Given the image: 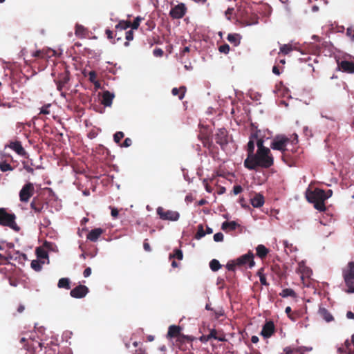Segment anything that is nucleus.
<instances>
[{
  "instance_id": "obj_1",
  "label": "nucleus",
  "mask_w": 354,
  "mask_h": 354,
  "mask_svg": "<svg viewBox=\"0 0 354 354\" xmlns=\"http://www.w3.org/2000/svg\"><path fill=\"white\" fill-rule=\"evenodd\" d=\"M274 164V158L270 150L257 151L251 158H246L244 166L250 170H257L258 167L270 168Z\"/></svg>"
},
{
  "instance_id": "obj_2",
  "label": "nucleus",
  "mask_w": 354,
  "mask_h": 354,
  "mask_svg": "<svg viewBox=\"0 0 354 354\" xmlns=\"http://www.w3.org/2000/svg\"><path fill=\"white\" fill-rule=\"evenodd\" d=\"M305 194L306 200L313 203L317 210L319 212L326 210L325 201L330 197V195H327L324 190L319 188H315L313 190L307 189Z\"/></svg>"
},
{
  "instance_id": "obj_3",
  "label": "nucleus",
  "mask_w": 354,
  "mask_h": 354,
  "mask_svg": "<svg viewBox=\"0 0 354 354\" xmlns=\"http://www.w3.org/2000/svg\"><path fill=\"white\" fill-rule=\"evenodd\" d=\"M250 9L243 8L242 6L237 7L235 12V17L238 21L245 26H251L258 24V17L256 15L250 12Z\"/></svg>"
},
{
  "instance_id": "obj_4",
  "label": "nucleus",
  "mask_w": 354,
  "mask_h": 354,
  "mask_svg": "<svg viewBox=\"0 0 354 354\" xmlns=\"http://www.w3.org/2000/svg\"><path fill=\"white\" fill-rule=\"evenodd\" d=\"M6 247L7 249L5 254H3L0 253V264H6L8 260L21 261L26 259V255L25 254L15 250L13 243H7Z\"/></svg>"
},
{
  "instance_id": "obj_5",
  "label": "nucleus",
  "mask_w": 354,
  "mask_h": 354,
  "mask_svg": "<svg viewBox=\"0 0 354 354\" xmlns=\"http://www.w3.org/2000/svg\"><path fill=\"white\" fill-rule=\"evenodd\" d=\"M16 215L8 212L4 207L0 208V225L8 227L16 232L19 231L20 227L16 223Z\"/></svg>"
},
{
  "instance_id": "obj_6",
  "label": "nucleus",
  "mask_w": 354,
  "mask_h": 354,
  "mask_svg": "<svg viewBox=\"0 0 354 354\" xmlns=\"http://www.w3.org/2000/svg\"><path fill=\"white\" fill-rule=\"evenodd\" d=\"M290 142V140L284 136H276L271 142L270 147L274 150H278L282 153V158L284 161L286 158H289L290 152L286 148L288 143Z\"/></svg>"
},
{
  "instance_id": "obj_7",
  "label": "nucleus",
  "mask_w": 354,
  "mask_h": 354,
  "mask_svg": "<svg viewBox=\"0 0 354 354\" xmlns=\"http://www.w3.org/2000/svg\"><path fill=\"white\" fill-rule=\"evenodd\" d=\"M343 277L348 290V293L354 292V262L351 261L348 263L346 268L343 270Z\"/></svg>"
},
{
  "instance_id": "obj_8",
  "label": "nucleus",
  "mask_w": 354,
  "mask_h": 354,
  "mask_svg": "<svg viewBox=\"0 0 354 354\" xmlns=\"http://www.w3.org/2000/svg\"><path fill=\"white\" fill-rule=\"evenodd\" d=\"M52 75L55 77L54 82L57 85V90L61 92V95L66 97V93L62 91L70 80L69 71L66 68H63L62 71L58 73L57 77L54 72L52 73Z\"/></svg>"
},
{
  "instance_id": "obj_9",
  "label": "nucleus",
  "mask_w": 354,
  "mask_h": 354,
  "mask_svg": "<svg viewBox=\"0 0 354 354\" xmlns=\"http://www.w3.org/2000/svg\"><path fill=\"white\" fill-rule=\"evenodd\" d=\"M156 213L161 220L177 221L180 218V214L176 211L166 210L162 207H158Z\"/></svg>"
},
{
  "instance_id": "obj_10",
  "label": "nucleus",
  "mask_w": 354,
  "mask_h": 354,
  "mask_svg": "<svg viewBox=\"0 0 354 354\" xmlns=\"http://www.w3.org/2000/svg\"><path fill=\"white\" fill-rule=\"evenodd\" d=\"M35 187L33 183H27L21 188L19 192V200L22 203H28L30 198L34 195Z\"/></svg>"
},
{
  "instance_id": "obj_11",
  "label": "nucleus",
  "mask_w": 354,
  "mask_h": 354,
  "mask_svg": "<svg viewBox=\"0 0 354 354\" xmlns=\"http://www.w3.org/2000/svg\"><path fill=\"white\" fill-rule=\"evenodd\" d=\"M214 138L216 142L220 145L223 150H224L230 140L227 131L225 128L218 129L214 133Z\"/></svg>"
},
{
  "instance_id": "obj_12",
  "label": "nucleus",
  "mask_w": 354,
  "mask_h": 354,
  "mask_svg": "<svg viewBox=\"0 0 354 354\" xmlns=\"http://www.w3.org/2000/svg\"><path fill=\"white\" fill-rule=\"evenodd\" d=\"M198 138L201 140L204 147L207 148L209 151H213L215 146L207 129L200 131Z\"/></svg>"
},
{
  "instance_id": "obj_13",
  "label": "nucleus",
  "mask_w": 354,
  "mask_h": 354,
  "mask_svg": "<svg viewBox=\"0 0 354 354\" xmlns=\"http://www.w3.org/2000/svg\"><path fill=\"white\" fill-rule=\"evenodd\" d=\"M254 254L252 252H249L248 253L241 256L240 257L236 259V263L237 266H244L248 265L250 268H252L254 266L255 263L254 261Z\"/></svg>"
},
{
  "instance_id": "obj_14",
  "label": "nucleus",
  "mask_w": 354,
  "mask_h": 354,
  "mask_svg": "<svg viewBox=\"0 0 354 354\" xmlns=\"http://www.w3.org/2000/svg\"><path fill=\"white\" fill-rule=\"evenodd\" d=\"M218 331L212 328L209 330V333L208 335H203L199 337V340L203 343H206L209 342L211 339H214L220 342H226L227 339L224 335H222L221 336H218Z\"/></svg>"
},
{
  "instance_id": "obj_15",
  "label": "nucleus",
  "mask_w": 354,
  "mask_h": 354,
  "mask_svg": "<svg viewBox=\"0 0 354 354\" xmlns=\"http://www.w3.org/2000/svg\"><path fill=\"white\" fill-rule=\"evenodd\" d=\"M187 8L185 5L180 3L171 9L169 15L173 19H181L185 16Z\"/></svg>"
},
{
  "instance_id": "obj_16",
  "label": "nucleus",
  "mask_w": 354,
  "mask_h": 354,
  "mask_svg": "<svg viewBox=\"0 0 354 354\" xmlns=\"http://www.w3.org/2000/svg\"><path fill=\"white\" fill-rule=\"evenodd\" d=\"M30 209L37 214H41L47 204L42 198L34 197L30 203Z\"/></svg>"
},
{
  "instance_id": "obj_17",
  "label": "nucleus",
  "mask_w": 354,
  "mask_h": 354,
  "mask_svg": "<svg viewBox=\"0 0 354 354\" xmlns=\"http://www.w3.org/2000/svg\"><path fill=\"white\" fill-rule=\"evenodd\" d=\"M275 332V326L271 320L266 321L262 327L261 335L264 338H270Z\"/></svg>"
},
{
  "instance_id": "obj_18",
  "label": "nucleus",
  "mask_w": 354,
  "mask_h": 354,
  "mask_svg": "<svg viewBox=\"0 0 354 354\" xmlns=\"http://www.w3.org/2000/svg\"><path fill=\"white\" fill-rule=\"evenodd\" d=\"M89 292L88 288L84 285H79L72 289L70 292V295L73 298H83Z\"/></svg>"
},
{
  "instance_id": "obj_19",
  "label": "nucleus",
  "mask_w": 354,
  "mask_h": 354,
  "mask_svg": "<svg viewBox=\"0 0 354 354\" xmlns=\"http://www.w3.org/2000/svg\"><path fill=\"white\" fill-rule=\"evenodd\" d=\"M8 147L12 149L13 151H15L18 155L23 157H26L27 152L22 147V145L20 141L17 140L10 142Z\"/></svg>"
},
{
  "instance_id": "obj_20",
  "label": "nucleus",
  "mask_w": 354,
  "mask_h": 354,
  "mask_svg": "<svg viewBox=\"0 0 354 354\" xmlns=\"http://www.w3.org/2000/svg\"><path fill=\"white\" fill-rule=\"evenodd\" d=\"M182 331V327L176 325H171L168 328L167 337L178 339Z\"/></svg>"
},
{
  "instance_id": "obj_21",
  "label": "nucleus",
  "mask_w": 354,
  "mask_h": 354,
  "mask_svg": "<svg viewBox=\"0 0 354 354\" xmlns=\"http://www.w3.org/2000/svg\"><path fill=\"white\" fill-rule=\"evenodd\" d=\"M250 202L254 207H261L265 203L264 196L260 193H256L254 196L252 198H251Z\"/></svg>"
},
{
  "instance_id": "obj_22",
  "label": "nucleus",
  "mask_w": 354,
  "mask_h": 354,
  "mask_svg": "<svg viewBox=\"0 0 354 354\" xmlns=\"http://www.w3.org/2000/svg\"><path fill=\"white\" fill-rule=\"evenodd\" d=\"M114 97L113 93H111L109 91H106L102 94L101 102L104 106H111Z\"/></svg>"
},
{
  "instance_id": "obj_23",
  "label": "nucleus",
  "mask_w": 354,
  "mask_h": 354,
  "mask_svg": "<svg viewBox=\"0 0 354 354\" xmlns=\"http://www.w3.org/2000/svg\"><path fill=\"white\" fill-rule=\"evenodd\" d=\"M103 233V230L101 228H95L92 230L88 234H87V239H88L91 241L95 242L99 239V237L102 235Z\"/></svg>"
},
{
  "instance_id": "obj_24",
  "label": "nucleus",
  "mask_w": 354,
  "mask_h": 354,
  "mask_svg": "<svg viewBox=\"0 0 354 354\" xmlns=\"http://www.w3.org/2000/svg\"><path fill=\"white\" fill-rule=\"evenodd\" d=\"M340 67L344 72L353 73H354V63L349 61H342L340 63Z\"/></svg>"
},
{
  "instance_id": "obj_25",
  "label": "nucleus",
  "mask_w": 354,
  "mask_h": 354,
  "mask_svg": "<svg viewBox=\"0 0 354 354\" xmlns=\"http://www.w3.org/2000/svg\"><path fill=\"white\" fill-rule=\"evenodd\" d=\"M257 255L261 259H265L269 253V250L263 245H258L256 248Z\"/></svg>"
},
{
  "instance_id": "obj_26",
  "label": "nucleus",
  "mask_w": 354,
  "mask_h": 354,
  "mask_svg": "<svg viewBox=\"0 0 354 354\" xmlns=\"http://www.w3.org/2000/svg\"><path fill=\"white\" fill-rule=\"evenodd\" d=\"M48 52H52L53 53H55L53 50L45 51L44 50H37V51L32 53V56L33 57H35V58L45 59L46 60V59H47L48 57H50V55H48Z\"/></svg>"
},
{
  "instance_id": "obj_27",
  "label": "nucleus",
  "mask_w": 354,
  "mask_h": 354,
  "mask_svg": "<svg viewBox=\"0 0 354 354\" xmlns=\"http://www.w3.org/2000/svg\"><path fill=\"white\" fill-rule=\"evenodd\" d=\"M319 314L327 322H330L333 320V317L325 308H320L319 310Z\"/></svg>"
},
{
  "instance_id": "obj_28",
  "label": "nucleus",
  "mask_w": 354,
  "mask_h": 354,
  "mask_svg": "<svg viewBox=\"0 0 354 354\" xmlns=\"http://www.w3.org/2000/svg\"><path fill=\"white\" fill-rule=\"evenodd\" d=\"M186 92V88L185 86H180L179 88H174L171 90V93L173 95H178V98L180 100H183L185 97V94Z\"/></svg>"
},
{
  "instance_id": "obj_29",
  "label": "nucleus",
  "mask_w": 354,
  "mask_h": 354,
  "mask_svg": "<svg viewBox=\"0 0 354 354\" xmlns=\"http://www.w3.org/2000/svg\"><path fill=\"white\" fill-rule=\"evenodd\" d=\"M227 39L235 46H239L240 44V36L238 34H229Z\"/></svg>"
},
{
  "instance_id": "obj_30",
  "label": "nucleus",
  "mask_w": 354,
  "mask_h": 354,
  "mask_svg": "<svg viewBox=\"0 0 354 354\" xmlns=\"http://www.w3.org/2000/svg\"><path fill=\"white\" fill-rule=\"evenodd\" d=\"M279 295L282 297H291L295 298L297 297L296 292L291 288H285L279 293Z\"/></svg>"
},
{
  "instance_id": "obj_31",
  "label": "nucleus",
  "mask_w": 354,
  "mask_h": 354,
  "mask_svg": "<svg viewBox=\"0 0 354 354\" xmlns=\"http://www.w3.org/2000/svg\"><path fill=\"white\" fill-rule=\"evenodd\" d=\"M239 226V224L236 223L235 221H225L222 223L221 228L223 230H225L227 229H230V230H234L236 228Z\"/></svg>"
},
{
  "instance_id": "obj_32",
  "label": "nucleus",
  "mask_w": 354,
  "mask_h": 354,
  "mask_svg": "<svg viewBox=\"0 0 354 354\" xmlns=\"http://www.w3.org/2000/svg\"><path fill=\"white\" fill-rule=\"evenodd\" d=\"M59 288H65L69 290L71 288L70 280L68 278H61L57 283Z\"/></svg>"
},
{
  "instance_id": "obj_33",
  "label": "nucleus",
  "mask_w": 354,
  "mask_h": 354,
  "mask_svg": "<svg viewBox=\"0 0 354 354\" xmlns=\"http://www.w3.org/2000/svg\"><path fill=\"white\" fill-rule=\"evenodd\" d=\"M131 21H120L119 23L115 26L116 30H127L129 28H131Z\"/></svg>"
},
{
  "instance_id": "obj_34",
  "label": "nucleus",
  "mask_w": 354,
  "mask_h": 354,
  "mask_svg": "<svg viewBox=\"0 0 354 354\" xmlns=\"http://www.w3.org/2000/svg\"><path fill=\"white\" fill-rule=\"evenodd\" d=\"M292 50H293V47H292V44H283V45H281L280 47L279 53L286 55L289 54Z\"/></svg>"
},
{
  "instance_id": "obj_35",
  "label": "nucleus",
  "mask_w": 354,
  "mask_h": 354,
  "mask_svg": "<svg viewBox=\"0 0 354 354\" xmlns=\"http://www.w3.org/2000/svg\"><path fill=\"white\" fill-rule=\"evenodd\" d=\"M194 339V337L189 336V335H185L184 334L180 333V335L179 336L178 339H177V341L180 344L185 343V342H192Z\"/></svg>"
},
{
  "instance_id": "obj_36",
  "label": "nucleus",
  "mask_w": 354,
  "mask_h": 354,
  "mask_svg": "<svg viewBox=\"0 0 354 354\" xmlns=\"http://www.w3.org/2000/svg\"><path fill=\"white\" fill-rule=\"evenodd\" d=\"M247 151H248V157L247 158H251L254 153V142L252 140H250L247 145Z\"/></svg>"
},
{
  "instance_id": "obj_37",
  "label": "nucleus",
  "mask_w": 354,
  "mask_h": 354,
  "mask_svg": "<svg viewBox=\"0 0 354 354\" xmlns=\"http://www.w3.org/2000/svg\"><path fill=\"white\" fill-rule=\"evenodd\" d=\"M205 235V232L204 230L203 225L202 224L198 225L197 232L196 233L195 236H194L195 239L199 240L201 238H203Z\"/></svg>"
},
{
  "instance_id": "obj_38",
  "label": "nucleus",
  "mask_w": 354,
  "mask_h": 354,
  "mask_svg": "<svg viewBox=\"0 0 354 354\" xmlns=\"http://www.w3.org/2000/svg\"><path fill=\"white\" fill-rule=\"evenodd\" d=\"M209 267L212 271L216 272L221 268V265L220 264V263L218 260L212 259L209 262Z\"/></svg>"
},
{
  "instance_id": "obj_39",
  "label": "nucleus",
  "mask_w": 354,
  "mask_h": 354,
  "mask_svg": "<svg viewBox=\"0 0 354 354\" xmlns=\"http://www.w3.org/2000/svg\"><path fill=\"white\" fill-rule=\"evenodd\" d=\"M0 169L1 171L5 172L7 171H12L13 168L10 164L7 163L6 161H1L0 162Z\"/></svg>"
},
{
  "instance_id": "obj_40",
  "label": "nucleus",
  "mask_w": 354,
  "mask_h": 354,
  "mask_svg": "<svg viewBox=\"0 0 354 354\" xmlns=\"http://www.w3.org/2000/svg\"><path fill=\"white\" fill-rule=\"evenodd\" d=\"M142 20H143L142 17H141L140 16L137 17L132 23L131 22L130 27L131 28V29H133V30L138 29Z\"/></svg>"
},
{
  "instance_id": "obj_41",
  "label": "nucleus",
  "mask_w": 354,
  "mask_h": 354,
  "mask_svg": "<svg viewBox=\"0 0 354 354\" xmlns=\"http://www.w3.org/2000/svg\"><path fill=\"white\" fill-rule=\"evenodd\" d=\"M183 252L180 250H178V249L175 250L174 254H169V259L176 258L178 260H181V259H183Z\"/></svg>"
},
{
  "instance_id": "obj_42",
  "label": "nucleus",
  "mask_w": 354,
  "mask_h": 354,
  "mask_svg": "<svg viewBox=\"0 0 354 354\" xmlns=\"http://www.w3.org/2000/svg\"><path fill=\"white\" fill-rule=\"evenodd\" d=\"M257 151H264L269 150L270 149L263 145V139H259L257 142Z\"/></svg>"
},
{
  "instance_id": "obj_43",
  "label": "nucleus",
  "mask_w": 354,
  "mask_h": 354,
  "mask_svg": "<svg viewBox=\"0 0 354 354\" xmlns=\"http://www.w3.org/2000/svg\"><path fill=\"white\" fill-rule=\"evenodd\" d=\"M125 38L127 40V41H126L124 43V46H129V41L133 40V29L129 30L126 32Z\"/></svg>"
},
{
  "instance_id": "obj_44",
  "label": "nucleus",
  "mask_w": 354,
  "mask_h": 354,
  "mask_svg": "<svg viewBox=\"0 0 354 354\" xmlns=\"http://www.w3.org/2000/svg\"><path fill=\"white\" fill-rule=\"evenodd\" d=\"M124 134L122 131L116 132L113 136L114 142L117 144H120L121 140L124 138Z\"/></svg>"
},
{
  "instance_id": "obj_45",
  "label": "nucleus",
  "mask_w": 354,
  "mask_h": 354,
  "mask_svg": "<svg viewBox=\"0 0 354 354\" xmlns=\"http://www.w3.org/2000/svg\"><path fill=\"white\" fill-rule=\"evenodd\" d=\"M31 267L35 271H40L41 269V265L40 264L39 261H37V260L32 261V262H31Z\"/></svg>"
},
{
  "instance_id": "obj_46",
  "label": "nucleus",
  "mask_w": 354,
  "mask_h": 354,
  "mask_svg": "<svg viewBox=\"0 0 354 354\" xmlns=\"http://www.w3.org/2000/svg\"><path fill=\"white\" fill-rule=\"evenodd\" d=\"M346 36L350 37L351 41L354 42V28L353 27H348L346 29Z\"/></svg>"
},
{
  "instance_id": "obj_47",
  "label": "nucleus",
  "mask_w": 354,
  "mask_h": 354,
  "mask_svg": "<svg viewBox=\"0 0 354 354\" xmlns=\"http://www.w3.org/2000/svg\"><path fill=\"white\" fill-rule=\"evenodd\" d=\"M230 50V46L227 44L221 45L218 48L219 52L225 54H227Z\"/></svg>"
},
{
  "instance_id": "obj_48",
  "label": "nucleus",
  "mask_w": 354,
  "mask_h": 354,
  "mask_svg": "<svg viewBox=\"0 0 354 354\" xmlns=\"http://www.w3.org/2000/svg\"><path fill=\"white\" fill-rule=\"evenodd\" d=\"M88 80L93 84H95V81H97V74L94 71H91L88 73Z\"/></svg>"
},
{
  "instance_id": "obj_49",
  "label": "nucleus",
  "mask_w": 354,
  "mask_h": 354,
  "mask_svg": "<svg viewBox=\"0 0 354 354\" xmlns=\"http://www.w3.org/2000/svg\"><path fill=\"white\" fill-rule=\"evenodd\" d=\"M236 266H237V264L236 263V260L229 261L226 265L227 269L230 271H234Z\"/></svg>"
},
{
  "instance_id": "obj_50",
  "label": "nucleus",
  "mask_w": 354,
  "mask_h": 354,
  "mask_svg": "<svg viewBox=\"0 0 354 354\" xmlns=\"http://www.w3.org/2000/svg\"><path fill=\"white\" fill-rule=\"evenodd\" d=\"M224 236L221 232H217L214 235V240L216 242H220L223 241Z\"/></svg>"
},
{
  "instance_id": "obj_51",
  "label": "nucleus",
  "mask_w": 354,
  "mask_h": 354,
  "mask_svg": "<svg viewBox=\"0 0 354 354\" xmlns=\"http://www.w3.org/2000/svg\"><path fill=\"white\" fill-rule=\"evenodd\" d=\"M50 106V104H48L46 105H44L42 106L40 109V113L47 115L50 113L49 107Z\"/></svg>"
},
{
  "instance_id": "obj_52",
  "label": "nucleus",
  "mask_w": 354,
  "mask_h": 354,
  "mask_svg": "<svg viewBox=\"0 0 354 354\" xmlns=\"http://www.w3.org/2000/svg\"><path fill=\"white\" fill-rule=\"evenodd\" d=\"M236 10L234 8H228L227 10L225 11V16L227 17V19H230L231 15H235Z\"/></svg>"
},
{
  "instance_id": "obj_53",
  "label": "nucleus",
  "mask_w": 354,
  "mask_h": 354,
  "mask_svg": "<svg viewBox=\"0 0 354 354\" xmlns=\"http://www.w3.org/2000/svg\"><path fill=\"white\" fill-rule=\"evenodd\" d=\"M132 144V140L129 138H127L124 142H122V144H120V147H128L129 146H131Z\"/></svg>"
},
{
  "instance_id": "obj_54",
  "label": "nucleus",
  "mask_w": 354,
  "mask_h": 354,
  "mask_svg": "<svg viewBox=\"0 0 354 354\" xmlns=\"http://www.w3.org/2000/svg\"><path fill=\"white\" fill-rule=\"evenodd\" d=\"M203 183L205 186V190L209 192V193H211L212 192V187L209 185L208 183V180L207 179H204L203 180Z\"/></svg>"
},
{
  "instance_id": "obj_55",
  "label": "nucleus",
  "mask_w": 354,
  "mask_h": 354,
  "mask_svg": "<svg viewBox=\"0 0 354 354\" xmlns=\"http://www.w3.org/2000/svg\"><path fill=\"white\" fill-rule=\"evenodd\" d=\"M272 270H273V271H276V272H277V275H278L280 278H282V277H283V273L281 271H280V270H280V268H279V266H277V265L273 266L272 267Z\"/></svg>"
},
{
  "instance_id": "obj_56",
  "label": "nucleus",
  "mask_w": 354,
  "mask_h": 354,
  "mask_svg": "<svg viewBox=\"0 0 354 354\" xmlns=\"http://www.w3.org/2000/svg\"><path fill=\"white\" fill-rule=\"evenodd\" d=\"M243 191V188L241 185H235L233 187L234 194L237 195Z\"/></svg>"
},
{
  "instance_id": "obj_57",
  "label": "nucleus",
  "mask_w": 354,
  "mask_h": 354,
  "mask_svg": "<svg viewBox=\"0 0 354 354\" xmlns=\"http://www.w3.org/2000/svg\"><path fill=\"white\" fill-rule=\"evenodd\" d=\"M259 280L262 285H264L266 286L269 285V283L267 282L266 277L264 274L259 275Z\"/></svg>"
},
{
  "instance_id": "obj_58",
  "label": "nucleus",
  "mask_w": 354,
  "mask_h": 354,
  "mask_svg": "<svg viewBox=\"0 0 354 354\" xmlns=\"http://www.w3.org/2000/svg\"><path fill=\"white\" fill-rule=\"evenodd\" d=\"M50 225V221L47 217H44L43 219V222L41 223V225L44 227H47Z\"/></svg>"
},
{
  "instance_id": "obj_59",
  "label": "nucleus",
  "mask_w": 354,
  "mask_h": 354,
  "mask_svg": "<svg viewBox=\"0 0 354 354\" xmlns=\"http://www.w3.org/2000/svg\"><path fill=\"white\" fill-rule=\"evenodd\" d=\"M294 349L296 353H300L301 354H304V351H308L310 350L306 347H298Z\"/></svg>"
},
{
  "instance_id": "obj_60",
  "label": "nucleus",
  "mask_w": 354,
  "mask_h": 354,
  "mask_svg": "<svg viewBox=\"0 0 354 354\" xmlns=\"http://www.w3.org/2000/svg\"><path fill=\"white\" fill-rule=\"evenodd\" d=\"M143 248H144V250L147 252H151V248L150 247V245L149 243H148L147 241V239H145L144 243H143Z\"/></svg>"
},
{
  "instance_id": "obj_61",
  "label": "nucleus",
  "mask_w": 354,
  "mask_h": 354,
  "mask_svg": "<svg viewBox=\"0 0 354 354\" xmlns=\"http://www.w3.org/2000/svg\"><path fill=\"white\" fill-rule=\"evenodd\" d=\"M37 256L40 258H46L48 257V254L46 251L44 250H37Z\"/></svg>"
},
{
  "instance_id": "obj_62",
  "label": "nucleus",
  "mask_w": 354,
  "mask_h": 354,
  "mask_svg": "<svg viewBox=\"0 0 354 354\" xmlns=\"http://www.w3.org/2000/svg\"><path fill=\"white\" fill-rule=\"evenodd\" d=\"M111 208V214L113 218H117L118 216V210L115 207H110Z\"/></svg>"
},
{
  "instance_id": "obj_63",
  "label": "nucleus",
  "mask_w": 354,
  "mask_h": 354,
  "mask_svg": "<svg viewBox=\"0 0 354 354\" xmlns=\"http://www.w3.org/2000/svg\"><path fill=\"white\" fill-rule=\"evenodd\" d=\"M283 351L285 352V354H292L295 351L294 348H291L290 347H286L283 349Z\"/></svg>"
},
{
  "instance_id": "obj_64",
  "label": "nucleus",
  "mask_w": 354,
  "mask_h": 354,
  "mask_svg": "<svg viewBox=\"0 0 354 354\" xmlns=\"http://www.w3.org/2000/svg\"><path fill=\"white\" fill-rule=\"evenodd\" d=\"M133 354H147V352L145 348H140L136 350V351Z\"/></svg>"
}]
</instances>
